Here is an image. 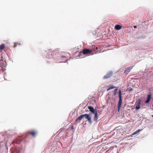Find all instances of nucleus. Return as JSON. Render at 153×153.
Returning <instances> with one entry per match:
<instances>
[{
    "label": "nucleus",
    "instance_id": "1a4fd4ad",
    "mask_svg": "<svg viewBox=\"0 0 153 153\" xmlns=\"http://www.w3.org/2000/svg\"><path fill=\"white\" fill-rule=\"evenodd\" d=\"M94 120L95 121H97L98 119V116H97V111H96L94 113Z\"/></svg>",
    "mask_w": 153,
    "mask_h": 153
},
{
    "label": "nucleus",
    "instance_id": "423d86ee",
    "mask_svg": "<svg viewBox=\"0 0 153 153\" xmlns=\"http://www.w3.org/2000/svg\"><path fill=\"white\" fill-rule=\"evenodd\" d=\"M28 133L30 134L33 137H34L37 134L36 131H29Z\"/></svg>",
    "mask_w": 153,
    "mask_h": 153
},
{
    "label": "nucleus",
    "instance_id": "5701e85b",
    "mask_svg": "<svg viewBox=\"0 0 153 153\" xmlns=\"http://www.w3.org/2000/svg\"><path fill=\"white\" fill-rule=\"evenodd\" d=\"M74 129V127L73 126H71V129Z\"/></svg>",
    "mask_w": 153,
    "mask_h": 153
},
{
    "label": "nucleus",
    "instance_id": "f03ea898",
    "mask_svg": "<svg viewBox=\"0 0 153 153\" xmlns=\"http://www.w3.org/2000/svg\"><path fill=\"white\" fill-rule=\"evenodd\" d=\"M93 50H89L87 48L84 49L82 51V53L83 55H93V53H91Z\"/></svg>",
    "mask_w": 153,
    "mask_h": 153
},
{
    "label": "nucleus",
    "instance_id": "aec40b11",
    "mask_svg": "<svg viewBox=\"0 0 153 153\" xmlns=\"http://www.w3.org/2000/svg\"><path fill=\"white\" fill-rule=\"evenodd\" d=\"M46 57L47 58H50V55H49V54H47L46 55Z\"/></svg>",
    "mask_w": 153,
    "mask_h": 153
},
{
    "label": "nucleus",
    "instance_id": "f8f14e48",
    "mask_svg": "<svg viewBox=\"0 0 153 153\" xmlns=\"http://www.w3.org/2000/svg\"><path fill=\"white\" fill-rule=\"evenodd\" d=\"M115 88L114 86L111 85L110 86V87L107 89V91H108L110 90L111 89H112L114 88Z\"/></svg>",
    "mask_w": 153,
    "mask_h": 153
},
{
    "label": "nucleus",
    "instance_id": "4be33fe9",
    "mask_svg": "<svg viewBox=\"0 0 153 153\" xmlns=\"http://www.w3.org/2000/svg\"><path fill=\"white\" fill-rule=\"evenodd\" d=\"M20 141H19V142H17V141H15L14 143H16L17 144H19V143H20Z\"/></svg>",
    "mask_w": 153,
    "mask_h": 153
},
{
    "label": "nucleus",
    "instance_id": "9d476101",
    "mask_svg": "<svg viewBox=\"0 0 153 153\" xmlns=\"http://www.w3.org/2000/svg\"><path fill=\"white\" fill-rule=\"evenodd\" d=\"M122 28V27L119 25H116L115 26V29L116 30H119Z\"/></svg>",
    "mask_w": 153,
    "mask_h": 153
},
{
    "label": "nucleus",
    "instance_id": "dca6fc26",
    "mask_svg": "<svg viewBox=\"0 0 153 153\" xmlns=\"http://www.w3.org/2000/svg\"><path fill=\"white\" fill-rule=\"evenodd\" d=\"M117 89H115L114 90V92L113 94H114V96H115L116 95V94H117Z\"/></svg>",
    "mask_w": 153,
    "mask_h": 153
},
{
    "label": "nucleus",
    "instance_id": "f3484780",
    "mask_svg": "<svg viewBox=\"0 0 153 153\" xmlns=\"http://www.w3.org/2000/svg\"><path fill=\"white\" fill-rule=\"evenodd\" d=\"M98 49V47L97 46H94V48H93V49L94 50V51H95V50H97Z\"/></svg>",
    "mask_w": 153,
    "mask_h": 153
},
{
    "label": "nucleus",
    "instance_id": "412c9836",
    "mask_svg": "<svg viewBox=\"0 0 153 153\" xmlns=\"http://www.w3.org/2000/svg\"><path fill=\"white\" fill-rule=\"evenodd\" d=\"M61 58H66V56H61Z\"/></svg>",
    "mask_w": 153,
    "mask_h": 153
},
{
    "label": "nucleus",
    "instance_id": "b1692460",
    "mask_svg": "<svg viewBox=\"0 0 153 153\" xmlns=\"http://www.w3.org/2000/svg\"><path fill=\"white\" fill-rule=\"evenodd\" d=\"M134 28H137V26H134Z\"/></svg>",
    "mask_w": 153,
    "mask_h": 153
},
{
    "label": "nucleus",
    "instance_id": "9b49d317",
    "mask_svg": "<svg viewBox=\"0 0 153 153\" xmlns=\"http://www.w3.org/2000/svg\"><path fill=\"white\" fill-rule=\"evenodd\" d=\"M132 69V68L131 67H129L127 68L126 70L125 71V72H130L131 71V70Z\"/></svg>",
    "mask_w": 153,
    "mask_h": 153
},
{
    "label": "nucleus",
    "instance_id": "a878e982",
    "mask_svg": "<svg viewBox=\"0 0 153 153\" xmlns=\"http://www.w3.org/2000/svg\"><path fill=\"white\" fill-rule=\"evenodd\" d=\"M152 106H153V105H152Z\"/></svg>",
    "mask_w": 153,
    "mask_h": 153
},
{
    "label": "nucleus",
    "instance_id": "a211bd4d",
    "mask_svg": "<svg viewBox=\"0 0 153 153\" xmlns=\"http://www.w3.org/2000/svg\"><path fill=\"white\" fill-rule=\"evenodd\" d=\"M14 47H15L17 45H18V44H19V43H17V42H15V43H14Z\"/></svg>",
    "mask_w": 153,
    "mask_h": 153
},
{
    "label": "nucleus",
    "instance_id": "6e6552de",
    "mask_svg": "<svg viewBox=\"0 0 153 153\" xmlns=\"http://www.w3.org/2000/svg\"><path fill=\"white\" fill-rule=\"evenodd\" d=\"M83 117L84 116L83 114L80 115L76 119V122H79Z\"/></svg>",
    "mask_w": 153,
    "mask_h": 153
},
{
    "label": "nucleus",
    "instance_id": "0eeeda50",
    "mask_svg": "<svg viewBox=\"0 0 153 153\" xmlns=\"http://www.w3.org/2000/svg\"><path fill=\"white\" fill-rule=\"evenodd\" d=\"M88 108L89 109V111L92 113H94L96 111H95L94 108L91 106H88Z\"/></svg>",
    "mask_w": 153,
    "mask_h": 153
},
{
    "label": "nucleus",
    "instance_id": "ddd939ff",
    "mask_svg": "<svg viewBox=\"0 0 153 153\" xmlns=\"http://www.w3.org/2000/svg\"><path fill=\"white\" fill-rule=\"evenodd\" d=\"M141 131V130H138L136 131L135 132H134V133H133L132 134V135H134L136 134H138L139 133L140 131Z\"/></svg>",
    "mask_w": 153,
    "mask_h": 153
},
{
    "label": "nucleus",
    "instance_id": "f257e3e1",
    "mask_svg": "<svg viewBox=\"0 0 153 153\" xmlns=\"http://www.w3.org/2000/svg\"><path fill=\"white\" fill-rule=\"evenodd\" d=\"M119 100L118 101V111H119L122 103V96H121V91L120 90L119 91Z\"/></svg>",
    "mask_w": 153,
    "mask_h": 153
},
{
    "label": "nucleus",
    "instance_id": "39448f33",
    "mask_svg": "<svg viewBox=\"0 0 153 153\" xmlns=\"http://www.w3.org/2000/svg\"><path fill=\"white\" fill-rule=\"evenodd\" d=\"M141 104V101L140 99L138 100L136 104L135 108L136 110L139 109L140 108V105Z\"/></svg>",
    "mask_w": 153,
    "mask_h": 153
},
{
    "label": "nucleus",
    "instance_id": "393cba45",
    "mask_svg": "<svg viewBox=\"0 0 153 153\" xmlns=\"http://www.w3.org/2000/svg\"><path fill=\"white\" fill-rule=\"evenodd\" d=\"M152 117H153V115H152Z\"/></svg>",
    "mask_w": 153,
    "mask_h": 153
},
{
    "label": "nucleus",
    "instance_id": "4468645a",
    "mask_svg": "<svg viewBox=\"0 0 153 153\" xmlns=\"http://www.w3.org/2000/svg\"><path fill=\"white\" fill-rule=\"evenodd\" d=\"M5 45L4 44H2L0 45V50H3L4 48Z\"/></svg>",
    "mask_w": 153,
    "mask_h": 153
},
{
    "label": "nucleus",
    "instance_id": "6ab92c4d",
    "mask_svg": "<svg viewBox=\"0 0 153 153\" xmlns=\"http://www.w3.org/2000/svg\"><path fill=\"white\" fill-rule=\"evenodd\" d=\"M150 101V100H148L147 99V100H146V101L145 102L146 103H148Z\"/></svg>",
    "mask_w": 153,
    "mask_h": 153
},
{
    "label": "nucleus",
    "instance_id": "20e7f679",
    "mask_svg": "<svg viewBox=\"0 0 153 153\" xmlns=\"http://www.w3.org/2000/svg\"><path fill=\"white\" fill-rule=\"evenodd\" d=\"M112 75V72H109L108 73L106 74L104 76L103 78L104 79H107L110 78Z\"/></svg>",
    "mask_w": 153,
    "mask_h": 153
},
{
    "label": "nucleus",
    "instance_id": "2eb2a0df",
    "mask_svg": "<svg viewBox=\"0 0 153 153\" xmlns=\"http://www.w3.org/2000/svg\"><path fill=\"white\" fill-rule=\"evenodd\" d=\"M147 99L150 100L151 99V94H148L147 95Z\"/></svg>",
    "mask_w": 153,
    "mask_h": 153
},
{
    "label": "nucleus",
    "instance_id": "7ed1b4c3",
    "mask_svg": "<svg viewBox=\"0 0 153 153\" xmlns=\"http://www.w3.org/2000/svg\"><path fill=\"white\" fill-rule=\"evenodd\" d=\"M83 115L84 116V117H85L86 119H88V121L89 123H91V117L89 114H85Z\"/></svg>",
    "mask_w": 153,
    "mask_h": 153
}]
</instances>
